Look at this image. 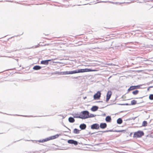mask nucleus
I'll return each instance as SVG.
<instances>
[{"label": "nucleus", "mask_w": 153, "mask_h": 153, "mask_svg": "<svg viewBox=\"0 0 153 153\" xmlns=\"http://www.w3.org/2000/svg\"><path fill=\"white\" fill-rule=\"evenodd\" d=\"M80 117L79 118L85 119L88 118V115L89 112L87 111H85L81 112L80 113Z\"/></svg>", "instance_id": "1"}, {"label": "nucleus", "mask_w": 153, "mask_h": 153, "mask_svg": "<svg viewBox=\"0 0 153 153\" xmlns=\"http://www.w3.org/2000/svg\"><path fill=\"white\" fill-rule=\"evenodd\" d=\"M144 135L143 132L141 131H138L135 132L134 134L133 137H140Z\"/></svg>", "instance_id": "2"}, {"label": "nucleus", "mask_w": 153, "mask_h": 153, "mask_svg": "<svg viewBox=\"0 0 153 153\" xmlns=\"http://www.w3.org/2000/svg\"><path fill=\"white\" fill-rule=\"evenodd\" d=\"M92 71L90 69L85 68L84 69H79L76 70L77 73H82L86 72L91 71Z\"/></svg>", "instance_id": "3"}, {"label": "nucleus", "mask_w": 153, "mask_h": 153, "mask_svg": "<svg viewBox=\"0 0 153 153\" xmlns=\"http://www.w3.org/2000/svg\"><path fill=\"white\" fill-rule=\"evenodd\" d=\"M101 93L100 91H98L97 92L94 96V100H98L100 99L101 97Z\"/></svg>", "instance_id": "4"}, {"label": "nucleus", "mask_w": 153, "mask_h": 153, "mask_svg": "<svg viewBox=\"0 0 153 153\" xmlns=\"http://www.w3.org/2000/svg\"><path fill=\"white\" fill-rule=\"evenodd\" d=\"M112 94V92L111 91H108L107 95H106V101L107 102L108 101L109 99H110L111 95Z\"/></svg>", "instance_id": "5"}, {"label": "nucleus", "mask_w": 153, "mask_h": 153, "mask_svg": "<svg viewBox=\"0 0 153 153\" xmlns=\"http://www.w3.org/2000/svg\"><path fill=\"white\" fill-rule=\"evenodd\" d=\"M99 125L97 123L93 124L91 126V128L92 129H98L99 128Z\"/></svg>", "instance_id": "6"}, {"label": "nucleus", "mask_w": 153, "mask_h": 153, "mask_svg": "<svg viewBox=\"0 0 153 153\" xmlns=\"http://www.w3.org/2000/svg\"><path fill=\"white\" fill-rule=\"evenodd\" d=\"M59 136V135L58 134H56L55 135L51 136L47 138V140L48 141L49 140L54 139L56 138H57Z\"/></svg>", "instance_id": "7"}, {"label": "nucleus", "mask_w": 153, "mask_h": 153, "mask_svg": "<svg viewBox=\"0 0 153 153\" xmlns=\"http://www.w3.org/2000/svg\"><path fill=\"white\" fill-rule=\"evenodd\" d=\"M68 142L69 143L74 144L75 145H77L78 144V142L76 141L72 140H68Z\"/></svg>", "instance_id": "8"}, {"label": "nucleus", "mask_w": 153, "mask_h": 153, "mask_svg": "<svg viewBox=\"0 0 153 153\" xmlns=\"http://www.w3.org/2000/svg\"><path fill=\"white\" fill-rule=\"evenodd\" d=\"M51 60H43L41 61V64H42L47 65L48 64V62L50 61Z\"/></svg>", "instance_id": "9"}, {"label": "nucleus", "mask_w": 153, "mask_h": 153, "mask_svg": "<svg viewBox=\"0 0 153 153\" xmlns=\"http://www.w3.org/2000/svg\"><path fill=\"white\" fill-rule=\"evenodd\" d=\"M107 126V124L105 123H102L100 124V127L102 128H105Z\"/></svg>", "instance_id": "10"}, {"label": "nucleus", "mask_w": 153, "mask_h": 153, "mask_svg": "<svg viewBox=\"0 0 153 153\" xmlns=\"http://www.w3.org/2000/svg\"><path fill=\"white\" fill-rule=\"evenodd\" d=\"M86 125L85 124H82L79 126V127L82 130L85 129L86 128Z\"/></svg>", "instance_id": "11"}, {"label": "nucleus", "mask_w": 153, "mask_h": 153, "mask_svg": "<svg viewBox=\"0 0 153 153\" xmlns=\"http://www.w3.org/2000/svg\"><path fill=\"white\" fill-rule=\"evenodd\" d=\"M98 108V107L96 106H93L91 109L92 111H97Z\"/></svg>", "instance_id": "12"}, {"label": "nucleus", "mask_w": 153, "mask_h": 153, "mask_svg": "<svg viewBox=\"0 0 153 153\" xmlns=\"http://www.w3.org/2000/svg\"><path fill=\"white\" fill-rule=\"evenodd\" d=\"M41 68V67L38 66V65H36L34 66L33 68V69L34 70H39Z\"/></svg>", "instance_id": "13"}, {"label": "nucleus", "mask_w": 153, "mask_h": 153, "mask_svg": "<svg viewBox=\"0 0 153 153\" xmlns=\"http://www.w3.org/2000/svg\"><path fill=\"white\" fill-rule=\"evenodd\" d=\"M111 120V117L109 116H107L105 118V120L107 122H110Z\"/></svg>", "instance_id": "14"}, {"label": "nucleus", "mask_w": 153, "mask_h": 153, "mask_svg": "<svg viewBox=\"0 0 153 153\" xmlns=\"http://www.w3.org/2000/svg\"><path fill=\"white\" fill-rule=\"evenodd\" d=\"M68 121L70 122L73 123L74 122L75 120L73 117H71L69 118Z\"/></svg>", "instance_id": "15"}, {"label": "nucleus", "mask_w": 153, "mask_h": 153, "mask_svg": "<svg viewBox=\"0 0 153 153\" xmlns=\"http://www.w3.org/2000/svg\"><path fill=\"white\" fill-rule=\"evenodd\" d=\"M80 130L76 128H75L73 131V133L75 134H78L79 133Z\"/></svg>", "instance_id": "16"}, {"label": "nucleus", "mask_w": 153, "mask_h": 153, "mask_svg": "<svg viewBox=\"0 0 153 153\" xmlns=\"http://www.w3.org/2000/svg\"><path fill=\"white\" fill-rule=\"evenodd\" d=\"M123 121L120 118H118L117 120V123L118 124H121L122 123Z\"/></svg>", "instance_id": "17"}, {"label": "nucleus", "mask_w": 153, "mask_h": 153, "mask_svg": "<svg viewBox=\"0 0 153 153\" xmlns=\"http://www.w3.org/2000/svg\"><path fill=\"white\" fill-rule=\"evenodd\" d=\"M135 89V87L134 86H131L128 89V91H130Z\"/></svg>", "instance_id": "18"}, {"label": "nucleus", "mask_w": 153, "mask_h": 153, "mask_svg": "<svg viewBox=\"0 0 153 153\" xmlns=\"http://www.w3.org/2000/svg\"><path fill=\"white\" fill-rule=\"evenodd\" d=\"M77 73L76 70L71 71H69V74H72Z\"/></svg>", "instance_id": "19"}, {"label": "nucleus", "mask_w": 153, "mask_h": 153, "mask_svg": "<svg viewBox=\"0 0 153 153\" xmlns=\"http://www.w3.org/2000/svg\"><path fill=\"white\" fill-rule=\"evenodd\" d=\"M131 105H135L137 103V101L135 100H132L131 102Z\"/></svg>", "instance_id": "20"}, {"label": "nucleus", "mask_w": 153, "mask_h": 153, "mask_svg": "<svg viewBox=\"0 0 153 153\" xmlns=\"http://www.w3.org/2000/svg\"><path fill=\"white\" fill-rule=\"evenodd\" d=\"M139 91L137 90H136L132 92V94L134 95L137 94L138 93Z\"/></svg>", "instance_id": "21"}, {"label": "nucleus", "mask_w": 153, "mask_h": 153, "mask_svg": "<svg viewBox=\"0 0 153 153\" xmlns=\"http://www.w3.org/2000/svg\"><path fill=\"white\" fill-rule=\"evenodd\" d=\"M147 122L146 121H144L142 123V126H146L147 125Z\"/></svg>", "instance_id": "22"}, {"label": "nucleus", "mask_w": 153, "mask_h": 153, "mask_svg": "<svg viewBox=\"0 0 153 153\" xmlns=\"http://www.w3.org/2000/svg\"><path fill=\"white\" fill-rule=\"evenodd\" d=\"M47 138L45 139L42 140H39V142H46V141H48V140H47Z\"/></svg>", "instance_id": "23"}, {"label": "nucleus", "mask_w": 153, "mask_h": 153, "mask_svg": "<svg viewBox=\"0 0 153 153\" xmlns=\"http://www.w3.org/2000/svg\"><path fill=\"white\" fill-rule=\"evenodd\" d=\"M95 116L94 115L92 114H90V115H89V114H88V118H90V117H94Z\"/></svg>", "instance_id": "24"}, {"label": "nucleus", "mask_w": 153, "mask_h": 153, "mask_svg": "<svg viewBox=\"0 0 153 153\" xmlns=\"http://www.w3.org/2000/svg\"><path fill=\"white\" fill-rule=\"evenodd\" d=\"M149 98L150 100H153V94H150L149 96Z\"/></svg>", "instance_id": "25"}, {"label": "nucleus", "mask_w": 153, "mask_h": 153, "mask_svg": "<svg viewBox=\"0 0 153 153\" xmlns=\"http://www.w3.org/2000/svg\"><path fill=\"white\" fill-rule=\"evenodd\" d=\"M69 71H65V72H64L63 73V74H69Z\"/></svg>", "instance_id": "26"}, {"label": "nucleus", "mask_w": 153, "mask_h": 153, "mask_svg": "<svg viewBox=\"0 0 153 153\" xmlns=\"http://www.w3.org/2000/svg\"><path fill=\"white\" fill-rule=\"evenodd\" d=\"M134 86L135 87V89H136L137 88H138L140 87V85H138L137 86Z\"/></svg>", "instance_id": "27"}, {"label": "nucleus", "mask_w": 153, "mask_h": 153, "mask_svg": "<svg viewBox=\"0 0 153 153\" xmlns=\"http://www.w3.org/2000/svg\"><path fill=\"white\" fill-rule=\"evenodd\" d=\"M80 117V114L79 115V116H74V117L75 118H79V117Z\"/></svg>", "instance_id": "28"}, {"label": "nucleus", "mask_w": 153, "mask_h": 153, "mask_svg": "<svg viewBox=\"0 0 153 153\" xmlns=\"http://www.w3.org/2000/svg\"><path fill=\"white\" fill-rule=\"evenodd\" d=\"M145 61H148V60L147 59H145V60H144Z\"/></svg>", "instance_id": "29"}, {"label": "nucleus", "mask_w": 153, "mask_h": 153, "mask_svg": "<svg viewBox=\"0 0 153 153\" xmlns=\"http://www.w3.org/2000/svg\"><path fill=\"white\" fill-rule=\"evenodd\" d=\"M150 88V87H149L148 88V89H147V90H148V91H149V89Z\"/></svg>", "instance_id": "30"}, {"label": "nucleus", "mask_w": 153, "mask_h": 153, "mask_svg": "<svg viewBox=\"0 0 153 153\" xmlns=\"http://www.w3.org/2000/svg\"><path fill=\"white\" fill-rule=\"evenodd\" d=\"M86 98V97H84V99H85Z\"/></svg>", "instance_id": "31"}, {"label": "nucleus", "mask_w": 153, "mask_h": 153, "mask_svg": "<svg viewBox=\"0 0 153 153\" xmlns=\"http://www.w3.org/2000/svg\"><path fill=\"white\" fill-rule=\"evenodd\" d=\"M117 131L118 132H120L121 131Z\"/></svg>", "instance_id": "32"}, {"label": "nucleus", "mask_w": 153, "mask_h": 153, "mask_svg": "<svg viewBox=\"0 0 153 153\" xmlns=\"http://www.w3.org/2000/svg\"><path fill=\"white\" fill-rule=\"evenodd\" d=\"M150 87V88H152L153 87V86H150V87Z\"/></svg>", "instance_id": "33"}, {"label": "nucleus", "mask_w": 153, "mask_h": 153, "mask_svg": "<svg viewBox=\"0 0 153 153\" xmlns=\"http://www.w3.org/2000/svg\"><path fill=\"white\" fill-rule=\"evenodd\" d=\"M126 105H128V104H126Z\"/></svg>", "instance_id": "34"}, {"label": "nucleus", "mask_w": 153, "mask_h": 153, "mask_svg": "<svg viewBox=\"0 0 153 153\" xmlns=\"http://www.w3.org/2000/svg\"><path fill=\"white\" fill-rule=\"evenodd\" d=\"M23 116V117H27V116Z\"/></svg>", "instance_id": "35"}, {"label": "nucleus", "mask_w": 153, "mask_h": 153, "mask_svg": "<svg viewBox=\"0 0 153 153\" xmlns=\"http://www.w3.org/2000/svg\"><path fill=\"white\" fill-rule=\"evenodd\" d=\"M99 102H102V101H99Z\"/></svg>", "instance_id": "36"}]
</instances>
